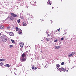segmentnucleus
<instances>
[{
  "mask_svg": "<svg viewBox=\"0 0 76 76\" xmlns=\"http://www.w3.org/2000/svg\"><path fill=\"white\" fill-rule=\"evenodd\" d=\"M1 38L2 39L3 42H6L7 41V37L5 35H3L1 37Z\"/></svg>",
  "mask_w": 76,
  "mask_h": 76,
  "instance_id": "obj_1",
  "label": "nucleus"
},
{
  "mask_svg": "<svg viewBox=\"0 0 76 76\" xmlns=\"http://www.w3.org/2000/svg\"><path fill=\"white\" fill-rule=\"evenodd\" d=\"M58 70H64V72H66V71H68V70L66 69H64L63 68H59L57 69Z\"/></svg>",
  "mask_w": 76,
  "mask_h": 76,
  "instance_id": "obj_2",
  "label": "nucleus"
},
{
  "mask_svg": "<svg viewBox=\"0 0 76 76\" xmlns=\"http://www.w3.org/2000/svg\"><path fill=\"white\" fill-rule=\"evenodd\" d=\"M28 52L26 51L22 55V57H23V58L24 57H25V56H26V55H28Z\"/></svg>",
  "mask_w": 76,
  "mask_h": 76,
  "instance_id": "obj_3",
  "label": "nucleus"
},
{
  "mask_svg": "<svg viewBox=\"0 0 76 76\" xmlns=\"http://www.w3.org/2000/svg\"><path fill=\"white\" fill-rule=\"evenodd\" d=\"M11 15H12V16L15 18V17H17V15L12 13H11Z\"/></svg>",
  "mask_w": 76,
  "mask_h": 76,
  "instance_id": "obj_4",
  "label": "nucleus"
},
{
  "mask_svg": "<svg viewBox=\"0 0 76 76\" xmlns=\"http://www.w3.org/2000/svg\"><path fill=\"white\" fill-rule=\"evenodd\" d=\"M18 34H19V35H20V34H22V30L20 28H19L18 30Z\"/></svg>",
  "mask_w": 76,
  "mask_h": 76,
  "instance_id": "obj_5",
  "label": "nucleus"
},
{
  "mask_svg": "<svg viewBox=\"0 0 76 76\" xmlns=\"http://www.w3.org/2000/svg\"><path fill=\"white\" fill-rule=\"evenodd\" d=\"M8 34H9V35H10V36H12L14 35V34L13 32H8Z\"/></svg>",
  "mask_w": 76,
  "mask_h": 76,
  "instance_id": "obj_6",
  "label": "nucleus"
},
{
  "mask_svg": "<svg viewBox=\"0 0 76 76\" xmlns=\"http://www.w3.org/2000/svg\"><path fill=\"white\" fill-rule=\"evenodd\" d=\"M4 26H2L0 24V28L1 29H4Z\"/></svg>",
  "mask_w": 76,
  "mask_h": 76,
  "instance_id": "obj_7",
  "label": "nucleus"
},
{
  "mask_svg": "<svg viewBox=\"0 0 76 76\" xmlns=\"http://www.w3.org/2000/svg\"><path fill=\"white\" fill-rule=\"evenodd\" d=\"M15 18L13 17L12 15L10 17V19L11 20H13L14 19H15Z\"/></svg>",
  "mask_w": 76,
  "mask_h": 76,
  "instance_id": "obj_8",
  "label": "nucleus"
},
{
  "mask_svg": "<svg viewBox=\"0 0 76 76\" xmlns=\"http://www.w3.org/2000/svg\"><path fill=\"white\" fill-rule=\"evenodd\" d=\"M26 61V59L24 58H22L21 61V62H23V61Z\"/></svg>",
  "mask_w": 76,
  "mask_h": 76,
  "instance_id": "obj_9",
  "label": "nucleus"
},
{
  "mask_svg": "<svg viewBox=\"0 0 76 76\" xmlns=\"http://www.w3.org/2000/svg\"><path fill=\"white\" fill-rule=\"evenodd\" d=\"M60 47H61L60 46H56L55 47V48L56 49H58L60 48Z\"/></svg>",
  "mask_w": 76,
  "mask_h": 76,
  "instance_id": "obj_10",
  "label": "nucleus"
},
{
  "mask_svg": "<svg viewBox=\"0 0 76 76\" xmlns=\"http://www.w3.org/2000/svg\"><path fill=\"white\" fill-rule=\"evenodd\" d=\"M20 45L21 47H23V43H21Z\"/></svg>",
  "mask_w": 76,
  "mask_h": 76,
  "instance_id": "obj_11",
  "label": "nucleus"
},
{
  "mask_svg": "<svg viewBox=\"0 0 76 76\" xmlns=\"http://www.w3.org/2000/svg\"><path fill=\"white\" fill-rule=\"evenodd\" d=\"M30 3L31 4H35V2H34V1H32L31 2H30Z\"/></svg>",
  "mask_w": 76,
  "mask_h": 76,
  "instance_id": "obj_12",
  "label": "nucleus"
},
{
  "mask_svg": "<svg viewBox=\"0 0 76 76\" xmlns=\"http://www.w3.org/2000/svg\"><path fill=\"white\" fill-rule=\"evenodd\" d=\"M26 25H27V24L24 23V22H23V26H26Z\"/></svg>",
  "mask_w": 76,
  "mask_h": 76,
  "instance_id": "obj_13",
  "label": "nucleus"
},
{
  "mask_svg": "<svg viewBox=\"0 0 76 76\" xmlns=\"http://www.w3.org/2000/svg\"><path fill=\"white\" fill-rule=\"evenodd\" d=\"M75 54V52H74L72 53L71 54H72V56H73V55H74V54Z\"/></svg>",
  "mask_w": 76,
  "mask_h": 76,
  "instance_id": "obj_14",
  "label": "nucleus"
},
{
  "mask_svg": "<svg viewBox=\"0 0 76 76\" xmlns=\"http://www.w3.org/2000/svg\"><path fill=\"white\" fill-rule=\"evenodd\" d=\"M46 40L48 41H49L50 40V39L49 38H46Z\"/></svg>",
  "mask_w": 76,
  "mask_h": 76,
  "instance_id": "obj_15",
  "label": "nucleus"
},
{
  "mask_svg": "<svg viewBox=\"0 0 76 76\" xmlns=\"http://www.w3.org/2000/svg\"><path fill=\"white\" fill-rule=\"evenodd\" d=\"M20 19H19V20H18L17 22H18V23H20Z\"/></svg>",
  "mask_w": 76,
  "mask_h": 76,
  "instance_id": "obj_16",
  "label": "nucleus"
},
{
  "mask_svg": "<svg viewBox=\"0 0 76 76\" xmlns=\"http://www.w3.org/2000/svg\"><path fill=\"white\" fill-rule=\"evenodd\" d=\"M5 66L6 67H10V65L9 64H7Z\"/></svg>",
  "mask_w": 76,
  "mask_h": 76,
  "instance_id": "obj_17",
  "label": "nucleus"
},
{
  "mask_svg": "<svg viewBox=\"0 0 76 76\" xmlns=\"http://www.w3.org/2000/svg\"><path fill=\"white\" fill-rule=\"evenodd\" d=\"M0 64L1 66H3V62H1L0 63Z\"/></svg>",
  "mask_w": 76,
  "mask_h": 76,
  "instance_id": "obj_18",
  "label": "nucleus"
},
{
  "mask_svg": "<svg viewBox=\"0 0 76 76\" xmlns=\"http://www.w3.org/2000/svg\"><path fill=\"white\" fill-rule=\"evenodd\" d=\"M58 41V40L57 39H56L54 40V42H57Z\"/></svg>",
  "mask_w": 76,
  "mask_h": 76,
  "instance_id": "obj_19",
  "label": "nucleus"
},
{
  "mask_svg": "<svg viewBox=\"0 0 76 76\" xmlns=\"http://www.w3.org/2000/svg\"><path fill=\"white\" fill-rule=\"evenodd\" d=\"M56 66L57 67H60V65L58 64H57Z\"/></svg>",
  "mask_w": 76,
  "mask_h": 76,
  "instance_id": "obj_20",
  "label": "nucleus"
},
{
  "mask_svg": "<svg viewBox=\"0 0 76 76\" xmlns=\"http://www.w3.org/2000/svg\"><path fill=\"white\" fill-rule=\"evenodd\" d=\"M11 41L12 43H15V41H14V40H11Z\"/></svg>",
  "mask_w": 76,
  "mask_h": 76,
  "instance_id": "obj_21",
  "label": "nucleus"
},
{
  "mask_svg": "<svg viewBox=\"0 0 76 76\" xmlns=\"http://www.w3.org/2000/svg\"><path fill=\"white\" fill-rule=\"evenodd\" d=\"M15 28L16 29V31H18V30L19 29V28L18 27H16Z\"/></svg>",
  "mask_w": 76,
  "mask_h": 76,
  "instance_id": "obj_22",
  "label": "nucleus"
},
{
  "mask_svg": "<svg viewBox=\"0 0 76 76\" xmlns=\"http://www.w3.org/2000/svg\"><path fill=\"white\" fill-rule=\"evenodd\" d=\"M64 62H63L61 63V65H64Z\"/></svg>",
  "mask_w": 76,
  "mask_h": 76,
  "instance_id": "obj_23",
  "label": "nucleus"
},
{
  "mask_svg": "<svg viewBox=\"0 0 76 76\" xmlns=\"http://www.w3.org/2000/svg\"><path fill=\"white\" fill-rule=\"evenodd\" d=\"M72 54H70V55H68V57H72Z\"/></svg>",
  "mask_w": 76,
  "mask_h": 76,
  "instance_id": "obj_24",
  "label": "nucleus"
},
{
  "mask_svg": "<svg viewBox=\"0 0 76 76\" xmlns=\"http://www.w3.org/2000/svg\"><path fill=\"white\" fill-rule=\"evenodd\" d=\"M61 40H62V41L63 40H64V38L62 37V38H61Z\"/></svg>",
  "mask_w": 76,
  "mask_h": 76,
  "instance_id": "obj_25",
  "label": "nucleus"
},
{
  "mask_svg": "<svg viewBox=\"0 0 76 76\" xmlns=\"http://www.w3.org/2000/svg\"><path fill=\"white\" fill-rule=\"evenodd\" d=\"M6 59H2V61H5Z\"/></svg>",
  "mask_w": 76,
  "mask_h": 76,
  "instance_id": "obj_26",
  "label": "nucleus"
},
{
  "mask_svg": "<svg viewBox=\"0 0 76 76\" xmlns=\"http://www.w3.org/2000/svg\"><path fill=\"white\" fill-rule=\"evenodd\" d=\"M32 69H34V66H32Z\"/></svg>",
  "mask_w": 76,
  "mask_h": 76,
  "instance_id": "obj_27",
  "label": "nucleus"
},
{
  "mask_svg": "<svg viewBox=\"0 0 76 76\" xmlns=\"http://www.w3.org/2000/svg\"><path fill=\"white\" fill-rule=\"evenodd\" d=\"M10 48H12V47H13V45H10Z\"/></svg>",
  "mask_w": 76,
  "mask_h": 76,
  "instance_id": "obj_28",
  "label": "nucleus"
},
{
  "mask_svg": "<svg viewBox=\"0 0 76 76\" xmlns=\"http://www.w3.org/2000/svg\"><path fill=\"white\" fill-rule=\"evenodd\" d=\"M48 4H50V5H51V3H50V2H49V3H48Z\"/></svg>",
  "mask_w": 76,
  "mask_h": 76,
  "instance_id": "obj_29",
  "label": "nucleus"
},
{
  "mask_svg": "<svg viewBox=\"0 0 76 76\" xmlns=\"http://www.w3.org/2000/svg\"><path fill=\"white\" fill-rule=\"evenodd\" d=\"M10 27H9V26L7 27V29H10Z\"/></svg>",
  "mask_w": 76,
  "mask_h": 76,
  "instance_id": "obj_30",
  "label": "nucleus"
},
{
  "mask_svg": "<svg viewBox=\"0 0 76 76\" xmlns=\"http://www.w3.org/2000/svg\"><path fill=\"white\" fill-rule=\"evenodd\" d=\"M2 61V59H0V61Z\"/></svg>",
  "mask_w": 76,
  "mask_h": 76,
  "instance_id": "obj_31",
  "label": "nucleus"
},
{
  "mask_svg": "<svg viewBox=\"0 0 76 76\" xmlns=\"http://www.w3.org/2000/svg\"><path fill=\"white\" fill-rule=\"evenodd\" d=\"M37 69V67H35L34 68V69H35V70H36V69Z\"/></svg>",
  "mask_w": 76,
  "mask_h": 76,
  "instance_id": "obj_32",
  "label": "nucleus"
},
{
  "mask_svg": "<svg viewBox=\"0 0 76 76\" xmlns=\"http://www.w3.org/2000/svg\"><path fill=\"white\" fill-rule=\"evenodd\" d=\"M9 18V17H8L6 19L7 20V19H8Z\"/></svg>",
  "mask_w": 76,
  "mask_h": 76,
  "instance_id": "obj_33",
  "label": "nucleus"
},
{
  "mask_svg": "<svg viewBox=\"0 0 76 76\" xmlns=\"http://www.w3.org/2000/svg\"><path fill=\"white\" fill-rule=\"evenodd\" d=\"M48 37H50V34H48Z\"/></svg>",
  "mask_w": 76,
  "mask_h": 76,
  "instance_id": "obj_34",
  "label": "nucleus"
},
{
  "mask_svg": "<svg viewBox=\"0 0 76 76\" xmlns=\"http://www.w3.org/2000/svg\"><path fill=\"white\" fill-rule=\"evenodd\" d=\"M51 22V23H53V21H52V20H50Z\"/></svg>",
  "mask_w": 76,
  "mask_h": 76,
  "instance_id": "obj_35",
  "label": "nucleus"
},
{
  "mask_svg": "<svg viewBox=\"0 0 76 76\" xmlns=\"http://www.w3.org/2000/svg\"><path fill=\"white\" fill-rule=\"evenodd\" d=\"M65 69H67V67H66Z\"/></svg>",
  "mask_w": 76,
  "mask_h": 76,
  "instance_id": "obj_36",
  "label": "nucleus"
},
{
  "mask_svg": "<svg viewBox=\"0 0 76 76\" xmlns=\"http://www.w3.org/2000/svg\"><path fill=\"white\" fill-rule=\"evenodd\" d=\"M58 31H60V29H58Z\"/></svg>",
  "mask_w": 76,
  "mask_h": 76,
  "instance_id": "obj_37",
  "label": "nucleus"
},
{
  "mask_svg": "<svg viewBox=\"0 0 76 76\" xmlns=\"http://www.w3.org/2000/svg\"><path fill=\"white\" fill-rule=\"evenodd\" d=\"M41 53H42V51H41Z\"/></svg>",
  "mask_w": 76,
  "mask_h": 76,
  "instance_id": "obj_38",
  "label": "nucleus"
},
{
  "mask_svg": "<svg viewBox=\"0 0 76 76\" xmlns=\"http://www.w3.org/2000/svg\"><path fill=\"white\" fill-rule=\"evenodd\" d=\"M14 74L15 75H16V74L15 73V72Z\"/></svg>",
  "mask_w": 76,
  "mask_h": 76,
  "instance_id": "obj_39",
  "label": "nucleus"
},
{
  "mask_svg": "<svg viewBox=\"0 0 76 76\" xmlns=\"http://www.w3.org/2000/svg\"><path fill=\"white\" fill-rule=\"evenodd\" d=\"M48 1H49H49H50V0H48Z\"/></svg>",
  "mask_w": 76,
  "mask_h": 76,
  "instance_id": "obj_40",
  "label": "nucleus"
},
{
  "mask_svg": "<svg viewBox=\"0 0 76 76\" xmlns=\"http://www.w3.org/2000/svg\"><path fill=\"white\" fill-rule=\"evenodd\" d=\"M53 8H54V7H52V9H53Z\"/></svg>",
  "mask_w": 76,
  "mask_h": 76,
  "instance_id": "obj_41",
  "label": "nucleus"
},
{
  "mask_svg": "<svg viewBox=\"0 0 76 76\" xmlns=\"http://www.w3.org/2000/svg\"><path fill=\"white\" fill-rule=\"evenodd\" d=\"M20 50H21V51H22V50H21V49H20Z\"/></svg>",
  "mask_w": 76,
  "mask_h": 76,
  "instance_id": "obj_42",
  "label": "nucleus"
},
{
  "mask_svg": "<svg viewBox=\"0 0 76 76\" xmlns=\"http://www.w3.org/2000/svg\"><path fill=\"white\" fill-rule=\"evenodd\" d=\"M0 35H1V33H0Z\"/></svg>",
  "mask_w": 76,
  "mask_h": 76,
  "instance_id": "obj_43",
  "label": "nucleus"
},
{
  "mask_svg": "<svg viewBox=\"0 0 76 76\" xmlns=\"http://www.w3.org/2000/svg\"><path fill=\"white\" fill-rule=\"evenodd\" d=\"M27 15H28V12H27Z\"/></svg>",
  "mask_w": 76,
  "mask_h": 76,
  "instance_id": "obj_44",
  "label": "nucleus"
},
{
  "mask_svg": "<svg viewBox=\"0 0 76 76\" xmlns=\"http://www.w3.org/2000/svg\"><path fill=\"white\" fill-rule=\"evenodd\" d=\"M42 21H44V20H42Z\"/></svg>",
  "mask_w": 76,
  "mask_h": 76,
  "instance_id": "obj_45",
  "label": "nucleus"
},
{
  "mask_svg": "<svg viewBox=\"0 0 76 76\" xmlns=\"http://www.w3.org/2000/svg\"><path fill=\"white\" fill-rule=\"evenodd\" d=\"M46 67V66H45V67Z\"/></svg>",
  "mask_w": 76,
  "mask_h": 76,
  "instance_id": "obj_46",
  "label": "nucleus"
},
{
  "mask_svg": "<svg viewBox=\"0 0 76 76\" xmlns=\"http://www.w3.org/2000/svg\"><path fill=\"white\" fill-rule=\"evenodd\" d=\"M22 12H23V11H22Z\"/></svg>",
  "mask_w": 76,
  "mask_h": 76,
  "instance_id": "obj_47",
  "label": "nucleus"
},
{
  "mask_svg": "<svg viewBox=\"0 0 76 76\" xmlns=\"http://www.w3.org/2000/svg\"><path fill=\"white\" fill-rule=\"evenodd\" d=\"M61 1H62V0H61Z\"/></svg>",
  "mask_w": 76,
  "mask_h": 76,
  "instance_id": "obj_48",
  "label": "nucleus"
},
{
  "mask_svg": "<svg viewBox=\"0 0 76 76\" xmlns=\"http://www.w3.org/2000/svg\"><path fill=\"white\" fill-rule=\"evenodd\" d=\"M31 23H32V22H31Z\"/></svg>",
  "mask_w": 76,
  "mask_h": 76,
  "instance_id": "obj_49",
  "label": "nucleus"
}]
</instances>
